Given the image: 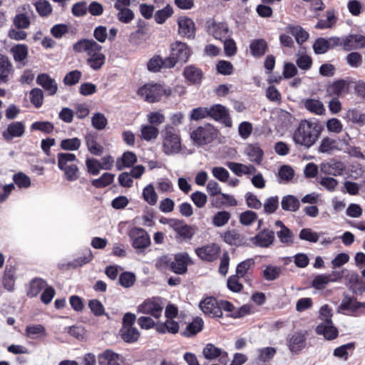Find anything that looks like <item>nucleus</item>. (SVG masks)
<instances>
[{"mask_svg":"<svg viewBox=\"0 0 365 365\" xmlns=\"http://www.w3.org/2000/svg\"><path fill=\"white\" fill-rule=\"evenodd\" d=\"M323 129L317 120H302L293 133V140L297 145L309 148L316 143Z\"/></svg>","mask_w":365,"mask_h":365,"instance_id":"f257e3e1","label":"nucleus"},{"mask_svg":"<svg viewBox=\"0 0 365 365\" xmlns=\"http://www.w3.org/2000/svg\"><path fill=\"white\" fill-rule=\"evenodd\" d=\"M193 262L187 252L173 255H165L159 257L155 266L159 270H170L177 274H184L187 272V267Z\"/></svg>","mask_w":365,"mask_h":365,"instance_id":"f03ea898","label":"nucleus"},{"mask_svg":"<svg viewBox=\"0 0 365 365\" xmlns=\"http://www.w3.org/2000/svg\"><path fill=\"white\" fill-rule=\"evenodd\" d=\"M139 96L148 103H156L161 100L163 96L170 97L173 90L169 86L160 83H146L140 87L137 91Z\"/></svg>","mask_w":365,"mask_h":365,"instance_id":"7ed1b4c3","label":"nucleus"},{"mask_svg":"<svg viewBox=\"0 0 365 365\" xmlns=\"http://www.w3.org/2000/svg\"><path fill=\"white\" fill-rule=\"evenodd\" d=\"M162 150L168 155L176 154L181 150V138L179 130L172 125H167L161 132Z\"/></svg>","mask_w":365,"mask_h":365,"instance_id":"20e7f679","label":"nucleus"},{"mask_svg":"<svg viewBox=\"0 0 365 365\" xmlns=\"http://www.w3.org/2000/svg\"><path fill=\"white\" fill-rule=\"evenodd\" d=\"M170 54L167 57L168 66L174 68L177 63H185L188 61L191 51L186 43L176 41L170 46Z\"/></svg>","mask_w":365,"mask_h":365,"instance_id":"39448f33","label":"nucleus"},{"mask_svg":"<svg viewBox=\"0 0 365 365\" xmlns=\"http://www.w3.org/2000/svg\"><path fill=\"white\" fill-rule=\"evenodd\" d=\"M218 130L210 124L200 126L191 133V138L198 145H204L212 143L217 138Z\"/></svg>","mask_w":365,"mask_h":365,"instance_id":"423d86ee","label":"nucleus"},{"mask_svg":"<svg viewBox=\"0 0 365 365\" xmlns=\"http://www.w3.org/2000/svg\"><path fill=\"white\" fill-rule=\"evenodd\" d=\"M163 304L160 297L148 298L137 307V312L159 319L163 313Z\"/></svg>","mask_w":365,"mask_h":365,"instance_id":"0eeeda50","label":"nucleus"},{"mask_svg":"<svg viewBox=\"0 0 365 365\" xmlns=\"http://www.w3.org/2000/svg\"><path fill=\"white\" fill-rule=\"evenodd\" d=\"M207 32L212 35L215 39L225 40L232 35L228 24L226 22H217L214 19L206 21Z\"/></svg>","mask_w":365,"mask_h":365,"instance_id":"6e6552de","label":"nucleus"},{"mask_svg":"<svg viewBox=\"0 0 365 365\" xmlns=\"http://www.w3.org/2000/svg\"><path fill=\"white\" fill-rule=\"evenodd\" d=\"M250 241L255 247L268 248L275 241V232L272 229L264 227L259 230L255 236L251 237Z\"/></svg>","mask_w":365,"mask_h":365,"instance_id":"1a4fd4ad","label":"nucleus"},{"mask_svg":"<svg viewBox=\"0 0 365 365\" xmlns=\"http://www.w3.org/2000/svg\"><path fill=\"white\" fill-rule=\"evenodd\" d=\"M128 235L135 249H145L150 245V236L143 228L134 227L130 229Z\"/></svg>","mask_w":365,"mask_h":365,"instance_id":"9d476101","label":"nucleus"},{"mask_svg":"<svg viewBox=\"0 0 365 365\" xmlns=\"http://www.w3.org/2000/svg\"><path fill=\"white\" fill-rule=\"evenodd\" d=\"M202 354L206 359L210 361L217 359L219 363L222 365H227L230 361L227 352L215 346L212 343H208L205 346Z\"/></svg>","mask_w":365,"mask_h":365,"instance_id":"9b49d317","label":"nucleus"},{"mask_svg":"<svg viewBox=\"0 0 365 365\" xmlns=\"http://www.w3.org/2000/svg\"><path fill=\"white\" fill-rule=\"evenodd\" d=\"M178 34L187 39H194L196 34L195 24L193 20L186 16L178 19Z\"/></svg>","mask_w":365,"mask_h":365,"instance_id":"f8f14e48","label":"nucleus"},{"mask_svg":"<svg viewBox=\"0 0 365 365\" xmlns=\"http://www.w3.org/2000/svg\"><path fill=\"white\" fill-rule=\"evenodd\" d=\"M199 307L205 315L210 317H222L219 307V301L214 297H207L200 302Z\"/></svg>","mask_w":365,"mask_h":365,"instance_id":"ddd939ff","label":"nucleus"},{"mask_svg":"<svg viewBox=\"0 0 365 365\" xmlns=\"http://www.w3.org/2000/svg\"><path fill=\"white\" fill-rule=\"evenodd\" d=\"M97 361L98 365H125L124 357L110 349L99 354Z\"/></svg>","mask_w":365,"mask_h":365,"instance_id":"4468645a","label":"nucleus"},{"mask_svg":"<svg viewBox=\"0 0 365 365\" xmlns=\"http://www.w3.org/2000/svg\"><path fill=\"white\" fill-rule=\"evenodd\" d=\"M220 247L215 243L206 245L195 249L197 257L203 261L213 262L218 257Z\"/></svg>","mask_w":365,"mask_h":365,"instance_id":"2eb2a0df","label":"nucleus"},{"mask_svg":"<svg viewBox=\"0 0 365 365\" xmlns=\"http://www.w3.org/2000/svg\"><path fill=\"white\" fill-rule=\"evenodd\" d=\"M25 128L26 127L23 122L13 121L2 131V138L7 142H10L16 138H21L24 135Z\"/></svg>","mask_w":365,"mask_h":365,"instance_id":"dca6fc26","label":"nucleus"},{"mask_svg":"<svg viewBox=\"0 0 365 365\" xmlns=\"http://www.w3.org/2000/svg\"><path fill=\"white\" fill-rule=\"evenodd\" d=\"M307 332L297 331L287 339V346L290 351L298 354L306 346Z\"/></svg>","mask_w":365,"mask_h":365,"instance_id":"f3484780","label":"nucleus"},{"mask_svg":"<svg viewBox=\"0 0 365 365\" xmlns=\"http://www.w3.org/2000/svg\"><path fill=\"white\" fill-rule=\"evenodd\" d=\"M343 277V272H332L329 274L317 275L312 282V285L317 289H323L329 282H336Z\"/></svg>","mask_w":365,"mask_h":365,"instance_id":"a211bd4d","label":"nucleus"},{"mask_svg":"<svg viewBox=\"0 0 365 365\" xmlns=\"http://www.w3.org/2000/svg\"><path fill=\"white\" fill-rule=\"evenodd\" d=\"M210 118L216 120H221L225 125H231V120L228 110L221 104H215L209 108Z\"/></svg>","mask_w":365,"mask_h":365,"instance_id":"6ab92c4d","label":"nucleus"},{"mask_svg":"<svg viewBox=\"0 0 365 365\" xmlns=\"http://www.w3.org/2000/svg\"><path fill=\"white\" fill-rule=\"evenodd\" d=\"M102 46L99 44V49L91 50L87 55V64L94 71L100 70L106 62V56L101 53Z\"/></svg>","mask_w":365,"mask_h":365,"instance_id":"aec40b11","label":"nucleus"},{"mask_svg":"<svg viewBox=\"0 0 365 365\" xmlns=\"http://www.w3.org/2000/svg\"><path fill=\"white\" fill-rule=\"evenodd\" d=\"M222 238L225 242L232 246L242 247L247 245L245 235L235 229L225 231L222 235Z\"/></svg>","mask_w":365,"mask_h":365,"instance_id":"412c9836","label":"nucleus"},{"mask_svg":"<svg viewBox=\"0 0 365 365\" xmlns=\"http://www.w3.org/2000/svg\"><path fill=\"white\" fill-rule=\"evenodd\" d=\"M345 168L344 163L335 159H331L329 162L322 163L321 165V171L323 173L333 176L341 175Z\"/></svg>","mask_w":365,"mask_h":365,"instance_id":"4be33fe9","label":"nucleus"},{"mask_svg":"<svg viewBox=\"0 0 365 365\" xmlns=\"http://www.w3.org/2000/svg\"><path fill=\"white\" fill-rule=\"evenodd\" d=\"M36 83L41 86L49 96H53L57 93L58 85L48 73L38 74L36 78Z\"/></svg>","mask_w":365,"mask_h":365,"instance_id":"5701e85b","label":"nucleus"},{"mask_svg":"<svg viewBox=\"0 0 365 365\" xmlns=\"http://www.w3.org/2000/svg\"><path fill=\"white\" fill-rule=\"evenodd\" d=\"M349 83L344 79L334 81L328 85L326 88L327 96L338 98L346 93L348 91Z\"/></svg>","mask_w":365,"mask_h":365,"instance_id":"b1692460","label":"nucleus"},{"mask_svg":"<svg viewBox=\"0 0 365 365\" xmlns=\"http://www.w3.org/2000/svg\"><path fill=\"white\" fill-rule=\"evenodd\" d=\"M14 68L8 56L0 54V83H6L13 74Z\"/></svg>","mask_w":365,"mask_h":365,"instance_id":"393cba45","label":"nucleus"},{"mask_svg":"<svg viewBox=\"0 0 365 365\" xmlns=\"http://www.w3.org/2000/svg\"><path fill=\"white\" fill-rule=\"evenodd\" d=\"M98 135L96 132H90L85 136V141L88 151L96 156H100L103 152V147L98 143Z\"/></svg>","mask_w":365,"mask_h":365,"instance_id":"a878e982","label":"nucleus"},{"mask_svg":"<svg viewBox=\"0 0 365 365\" xmlns=\"http://www.w3.org/2000/svg\"><path fill=\"white\" fill-rule=\"evenodd\" d=\"M183 76L190 84H200L203 73L200 68L194 65H190L185 67Z\"/></svg>","mask_w":365,"mask_h":365,"instance_id":"bb28decb","label":"nucleus"},{"mask_svg":"<svg viewBox=\"0 0 365 365\" xmlns=\"http://www.w3.org/2000/svg\"><path fill=\"white\" fill-rule=\"evenodd\" d=\"M11 52L16 63H19L21 66L26 65V60L29 55V47L27 45L17 44L14 46L11 49Z\"/></svg>","mask_w":365,"mask_h":365,"instance_id":"cd10ccee","label":"nucleus"},{"mask_svg":"<svg viewBox=\"0 0 365 365\" xmlns=\"http://www.w3.org/2000/svg\"><path fill=\"white\" fill-rule=\"evenodd\" d=\"M268 50V43L264 38L254 39L250 42V53L255 58L263 56Z\"/></svg>","mask_w":365,"mask_h":365,"instance_id":"c85d7f7f","label":"nucleus"},{"mask_svg":"<svg viewBox=\"0 0 365 365\" xmlns=\"http://www.w3.org/2000/svg\"><path fill=\"white\" fill-rule=\"evenodd\" d=\"M245 153L251 162L257 165H260L263 160L264 152L258 143L247 145Z\"/></svg>","mask_w":365,"mask_h":365,"instance_id":"c756f323","label":"nucleus"},{"mask_svg":"<svg viewBox=\"0 0 365 365\" xmlns=\"http://www.w3.org/2000/svg\"><path fill=\"white\" fill-rule=\"evenodd\" d=\"M173 229L175 232L184 240H190L195 235V229L182 220H175L173 224Z\"/></svg>","mask_w":365,"mask_h":365,"instance_id":"7c9ffc66","label":"nucleus"},{"mask_svg":"<svg viewBox=\"0 0 365 365\" xmlns=\"http://www.w3.org/2000/svg\"><path fill=\"white\" fill-rule=\"evenodd\" d=\"M226 165L237 176L252 175L257 172L256 168L252 165H247L240 163L227 162Z\"/></svg>","mask_w":365,"mask_h":365,"instance_id":"2f4dec72","label":"nucleus"},{"mask_svg":"<svg viewBox=\"0 0 365 365\" xmlns=\"http://www.w3.org/2000/svg\"><path fill=\"white\" fill-rule=\"evenodd\" d=\"M317 334L323 335L327 340H333L338 337L339 331L336 327L329 323H322L316 327Z\"/></svg>","mask_w":365,"mask_h":365,"instance_id":"473e14b6","label":"nucleus"},{"mask_svg":"<svg viewBox=\"0 0 365 365\" xmlns=\"http://www.w3.org/2000/svg\"><path fill=\"white\" fill-rule=\"evenodd\" d=\"M147 68L150 72L158 73L162 68H173V67L168 66L167 57L163 58L160 55H155L148 61Z\"/></svg>","mask_w":365,"mask_h":365,"instance_id":"72a5a7b5","label":"nucleus"},{"mask_svg":"<svg viewBox=\"0 0 365 365\" xmlns=\"http://www.w3.org/2000/svg\"><path fill=\"white\" fill-rule=\"evenodd\" d=\"M99 49V44L93 39L83 38L78 41L73 46V50L76 53L86 52L91 50Z\"/></svg>","mask_w":365,"mask_h":365,"instance_id":"f704fd0d","label":"nucleus"},{"mask_svg":"<svg viewBox=\"0 0 365 365\" xmlns=\"http://www.w3.org/2000/svg\"><path fill=\"white\" fill-rule=\"evenodd\" d=\"M137 162L136 155L131 151L124 152L120 158H118L115 162L117 170H121L124 168H130Z\"/></svg>","mask_w":365,"mask_h":365,"instance_id":"c9c22d12","label":"nucleus"},{"mask_svg":"<svg viewBox=\"0 0 365 365\" xmlns=\"http://www.w3.org/2000/svg\"><path fill=\"white\" fill-rule=\"evenodd\" d=\"M204 327V322L202 318L197 317L192 322L189 323L182 335L185 337H191L195 336L200 332Z\"/></svg>","mask_w":365,"mask_h":365,"instance_id":"e433bc0d","label":"nucleus"},{"mask_svg":"<svg viewBox=\"0 0 365 365\" xmlns=\"http://www.w3.org/2000/svg\"><path fill=\"white\" fill-rule=\"evenodd\" d=\"M179 324L173 319H166L163 323H158L155 330L159 334H165L167 332L175 334L179 331Z\"/></svg>","mask_w":365,"mask_h":365,"instance_id":"4c0bfd02","label":"nucleus"},{"mask_svg":"<svg viewBox=\"0 0 365 365\" xmlns=\"http://www.w3.org/2000/svg\"><path fill=\"white\" fill-rule=\"evenodd\" d=\"M47 282L41 278H35L29 283V287L27 290V296L29 298L36 297L46 287Z\"/></svg>","mask_w":365,"mask_h":365,"instance_id":"58836bf2","label":"nucleus"},{"mask_svg":"<svg viewBox=\"0 0 365 365\" xmlns=\"http://www.w3.org/2000/svg\"><path fill=\"white\" fill-rule=\"evenodd\" d=\"M304 106L310 113L318 115H321L325 112L323 103L318 99L307 98L304 101Z\"/></svg>","mask_w":365,"mask_h":365,"instance_id":"ea45409f","label":"nucleus"},{"mask_svg":"<svg viewBox=\"0 0 365 365\" xmlns=\"http://www.w3.org/2000/svg\"><path fill=\"white\" fill-rule=\"evenodd\" d=\"M120 335L125 342L132 344L138 340L140 332L135 327H122Z\"/></svg>","mask_w":365,"mask_h":365,"instance_id":"a19ab883","label":"nucleus"},{"mask_svg":"<svg viewBox=\"0 0 365 365\" xmlns=\"http://www.w3.org/2000/svg\"><path fill=\"white\" fill-rule=\"evenodd\" d=\"M326 19H319L315 25L317 29H330L336 24L337 17L335 16L334 10H328L326 12Z\"/></svg>","mask_w":365,"mask_h":365,"instance_id":"79ce46f5","label":"nucleus"},{"mask_svg":"<svg viewBox=\"0 0 365 365\" xmlns=\"http://www.w3.org/2000/svg\"><path fill=\"white\" fill-rule=\"evenodd\" d=\"M287 29L288 33L294 36L296 41L299 45L307 41L309 38L308 32L299 26H289Z\"/></svg>","mask_w":365,"mask_h":365,"instance_id":"37998d69","label":"nucleus"},{"mask_svg":"<svg viewBox=\"0 0 365 365\" xmlns=\"http://www.w3.org/2000/svg\"><path fill=\"white\" fill-rule=\"evenodd\" d=\"M281 205L285 211L296 212L299 208L300 203L296 197L289 195L283 197Z\"/></svg>","mask_w":365,"mask_h":365,"instance_id":"c03bdc74","label":"nucleus"},{"mask_svg":"<svg viewBox=\"0 0 365 365\" xmlns=\"http://www.w3.org/2000/svg\"><path fill=\"white\" fill-rule=\"evenodd\" d=\"M58 168L62 170L71 163L78 161L75 154L70 153H59L57 154Z\"/></svg>","mask_w":365,"mask_h":365,"instance_id":"a18cd8bd","label":"nucleus"},{"mask_svg":"<svg viewBox=\"0 0 365 365\" xmlns=\"http://www.w3.org/2000/svg\"><path fill=\"white\" fill-rule=\"evenodd\" d=\"M114 178V174L104 173L99 178L91 180V184L96 188H104L113 183Z\"/></svg>","mask_w":365,"mask_h":365,"instance_id":"49530a36","label":"nucleus"},{"mask_svg":"<svg viewBox=\"0 0 365 365\" xmlns=\"http://www.w3.org/2000/svg\"><path fill=\"white\" fill-rule=\"evenodd\" d=\"M159 134L158 129L152 125H142L140 129V138L146 141L157 138Z\"/></svg>","mask_w":365,"mask_h":365,"instance_id":"de8ad7c7","label":"nucleus"},{"mask_svg":"<svg viewBox=\"0 0 365 365\" xmlns=\"http://www.w3.org/2000/svg\"><path fill=\"white\" fill-rule=\"evenodd\" d=\"M173 9L170 4H167L163 9L158 10L155 15V21L157 24H163L173 14Z\"/></svg>","mask_w":365,"mask_h":365,"instance_id":"09e8293b","label":"nucleus"},{"mask_svg":"<svg viewBox=\"0 0 365 365\" xmlns=\"http://www.w3.org/2000/svg\"><path fill=\"white\" fill-rule=\"evenodd\" d=\"M36 11L41 17L50 16L53 11L51 4L47 0H38L34 4Z\"/></svg>","mask_w":365,"mask_h":365,"instance_id":"8fccbe9b","label":"nucleus"},{"mask_svg":"<svg viewBox=\"0 0 365 365\" xmlns=\"http://www.w3.org/2000/svg\"><path fill=\"white\" fill-rule=\"evenodd\" d=\"M15 270L13 268H6L3 276V286L8 291H12L15 284Z\"/></svg>","mask_w":365,"mask_h":365,"instance_id":"3c124183","label":"nucleus"},{"mask_svg":"<svg viewBox=\"0 0 365 365\" xmlns=\"http://www.w3.org/2000/svg\"><path fill=\"white\" fill-rule=\"evenodd\" d=\"M355 349V342H349L336 347L333 352L335 357L342 359L346 361L349 358V350H354Z\"/></svg>","mask_w":365,"mask_h":365,"instance_id":"603ef678","label":"nucleus"},{"mask_svg":"<svg viewBox=\"0 0 365 365\" xmlns=\"http://www.w3.org/2000/svg\"><path fill=\"white\" fill-rule=\"evenodd\" d=\"M230 218L231 214L228 211H218L213 215L212 223L215 227H222L228 222Z\"/></svg>","mask_w":365,"mask_h":365,"instance_id":"864d4df0","label":"nucleus"},{"mask_svg":"<svg viewBox=\"0 0 365 365\" xmlns=\"http://www.w3.org/2000/svg\"><path fill=\"white\" fill-rule=\"evenodd\" d=\"M279 242L287 246H291L294 243V236L289 227L283 228L277 232Z\"/></svg>","mask_w":365,"mask_h":365,"instance_id":"5fc2aeb1","label":"nucleus"},{"mask_svg":"<svg viewBox=\"0 0 365 365\" xmlns=\"http://www.w3.org/2000/svg\"><path fill=\"white\" fill-rule=\"evenodd\" d=\"M255 261L253 259L250 258L247 259L241 262H240L236 267V275H238L241 278H245V281L247 274L249 271V269L254 266Z\"/></svg>","mask_w":365,"mask_h":365,"instance_id":"6e6d98bb","label":"nucleus"},{"mask_svg":"<svg viewBox=\"0 0 365 365\" xmlns=\"http://www.w3.org/2000/svg\"><path fill=\"white\" fill-rule=\"evenodd\" d=\"M282 272L281 267L268 265L263 271V277L267 281H273L279 277Z\"/></svg>","mask_w":365,"mask_h":365,"instance_id":"4d7b16f0","label":"nucleus"},{"mask_svg":"<svg viewBox=\"0 0 365 365\" xmlns=\"http://www.w3.org/2000/svg\"><path fill=\"white\" fill-rule=\"evenodd\" d=\"M54 125L50 121H36L31 125V130H39L45 134H50L54 130Z\"/></svg>","mask_w":365,"mask_h":365,"instance_id":"13d9d810","label":"nucleus"},{"mask_svg":"<svg viewBox=\"0 0 365 365\" xmlns=\"http://www.w3.org/2000/svg\"><path fill=\"white\" fill-rule=\"evenodd\" d=\"M81 141L78 138H67L61 141L60 147L62 150L74 151L79 149Z\"/></svg>","mask_w":365,"mask_h":365,"instance_id":"bf43d9fd","label":"nucleus"},{"mask_svg":"<svg viewBox=\"0 0 365 365\" xmlns=\"http://www.w3.org/2000/svg\"><path fill=\"white\" fill-rule=\"evenodd\" d=\"M240 277L236 274L230 276L227 281V288L232 292L239 293L242 291L244 287L240 282Z\"/></svg>","mask_w":365,"mask_h":365,"instance_id":"052dcab7","label":"nucleus"},{"mask_svg":"<svg viewBox=\"0 0 365 365\" xmlns=\"http://www.w3.org/2000/svg\"><path fill=\"white\" fill-rule=\"evenodd\" d=\"M65 178L70 182L75 181L79 178V169L76 164L71 163L66 169L62 170Z\"/></svg>","mask_w":365,"mask_h":365,"instance_id":"680f3d73","label":"nucleus"},{"mask_svg":"<svg viewBox=\"0 0 365 365\" xmlns=\"http://www.w3.org/2000/svg\"><path fill=\"white\" fill-rule=\"evenodd\" d=\"M31 103L36 108H40L43 101V93L40 88H35L30 91Z\"/></svg>","mask_w":365,"mask_h":365,"instance_id":"e2e57ef3","label":"nucleus"},{"mask_svg":"<svg viewBox=\"0 0 365 365\" xmlns=\"http://www.w3.org/2000/svg\"><path fill=\"white\" fill-rule=\"evenodd\" d=\"M143 197L149 205H154L158 200V196L152 185L146 186L143 190Z\"/></svg>","mask_w":365,"mask_h":365,"instance_id":"0e129e2a","label":"nucleus"},{"mask_svg":"<svg viewBox=\"0 0 365 365\" xmlns=\"http://www.w3.org/2000/svg\"><path fill=\"white\" fill-rule=\"evenodd\" d=\"M26 334L27 336L31 339L37 338L39 336L46 335V329L41 324L26 327Z\"/></svg>","mask_w":365,"mask_h":365,"instance_id":"69168bd1","label":"nucleus"},{"mask_svg":"<svg viewBox=\"0 0 365 365\" xmlns=\"http://www.w3.org/2000/svg\"><path fill=\"white\" fill-rule=\"evenodd\" d=\"M116 15L118 20L123 24L130 23L135 17L133 11L129 8L120 9L118 10Z\"/></svg>","mask_w":365,"mask_h":365,"instance_id":"338daca9","label":"nucleus"},{"mask_svg":"<svg viewBox=\"0 0 365 365\" xmlns=\"http://www.w3.org/2000/svg\"><path fill=\"white\" fill-rule=\"evenodd\" d=\"M279 207V197L277 196L268 197L264 204V212L270 215L276 212Z\"/></svg>","mask_w":365,"mask_h":365,"instance_id":"774afa93","label":"nucleus"}]
</instances>
